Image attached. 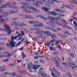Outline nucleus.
Wrapping results in <instances>:
<instances>
[{
    "mask_svg": "<svg viewBox=\"0 0 77 77\" xmlns=\"http://www.w3.org/2000/svg\"><path fill=\"white\" fill-rule=\"evenodd\" d=\"M36 2L37 3H38V5H43V2L41 1H40L38 0H37L36 1Z\"/></svg>",
    "mask_w": 77,
    "mask_h": 77,
    "instance_id": "obj_25",
    "label": "nucleus"
},
{
    "mask_svg": "<svg viewBox=\"0 0 77 77\" xmlns=\"http://www.w3.org/2000/svg\"><path fill=\"white\" fill-rule=\"evenodd\" d=\"M41 76H42V77H44L46 76V74L44 72H43L41 74Z\"/></svg>",
    "mask_w": 77,
    "mask_h": 77,
    "instance_id": "obj_38",
    "label": "nucleus"
},
{
    "mask_svg": "<svg viewBox=\"0 0 77 77\" xmlns=\"http://www.w3.org/2000/svg\"><path fill=\"white\" fill-rule=\"evenodd\" d=\"M59 54V52L57 51H55L53 52V54L54 55H57Z\"/></svg>",
    "mask_w": 77,
    "mask_h": 77,
    "instance_id": "obj_37",
    "label": "nucleus"
},
{
    "mask_svg": "<svg viewBox=\"0 0 77 77\" xmlns=\"http://www.w3.org/2000/svg\"><path fill=\"white\" fill-rule=\"evenodd\" d=\"M42 1L45 2V3H48L49 4V5H55L54 3L51 1H50L48 0H42Z\"/></svg>",
    "mask_w": 77,
    "mask_h": 77,
    "instance_id": "obj_7",
    "label": "nucleus"
},
{
    "mask_svg": "<svg viewBox=\"0 0 77 77\" xmlns=\"http://www.w3.org/2000/svg\"><path fill=\"white\" fill-rule=\"evenodd\" d=\"M29 17H28V18H29V19H32V20H33L34 19V18L32 16H29Z\"/></svg>",
    "mask_w": 77,
    "mask_h": 77,
    "instance_id": "obj_52",
    "label": "nucleus"
},
{
    "mask_svg": "<svg viewBox=\"0 0 77 77\" xmlns=\"http://www.w3.org/2000/svg\"><path fill=\"white\" fill-rule=\"evenodd\" d=\"M62 42V41L61 40H58L55 43V45H58L60 43V42Z\"/></svg>",
    "mask_w": 77,
    "mask_h": 77,
    "instance_id": "obj_20",
    "label": "nucleus"
},
{
    "mask_svg": "<svg viewBox=\"0 0 77 77\" xmlns=\"http://www.w3.org/2000/svg\"><path fill=\"white\" fill-rule=\"evenodd\" d=\"M21 73L22 74H26V72L24 70H22L20 71Z\"/></svg>",
    "mask_w": 77,
    "mask_h": 77,
    "instance_id": "obj_43",
    "label": "nucleus"
},
{
    "mask_svg": "<svg viewBox=\"0 0 77 77\" xmlns=\"http://www.w3.org/2000/svg\"><path fill=\"white\" fill-rule=\"evenodd\" d=\"M48 14H49V15H50V14H51V15H52L56 16V15H58V13H57L56 11H53L51 12H48Z\"/></svg>",
    "mask_w": 77,
    "mask_h": 77,
    "instance_id": "obj_8",
    "label": "nucleus"
},
{
    "mask_svg": "<svg viewBox=\"0 0 77 77\" xmlns=\"http://www.w3.org/2000/svg\"><path fill=\"white\" fill-rule=\"evenodd\" d=\"M22 75H17V77H23V76H22Z\"/></svg>",
    "mask_w": 77,
    "mask_h": 77,
    "instance_id": "obj_64",
    "label": "nucleus"
},
{
    "mask_svg": "<svg viewBox=\"0 0 77 77\" xmlns=\"http://www.w3.org/2000/svg\"><path fill=\"white\" fill-rule=\"evenodd\" d=\"M7 4H5L4 5H3V8H7Z\"/></svg>",
    "mask_w": 77,
    "mask_h": 77,
    "instance_id": "obj_63",
    "label": "nucleus"
},
{
    "mask_svg": "<svg viewBox=\"0 0 77 77\" xmlns=\"http://www.w3.org/2000/svg\"><path fill=\"white\" fill-rule=\"evenodd\" d=\"M37 30V31L35 32V34H42V33H44V30H42L41 31V29L38 28H34V30Z\"/></svg>",
    "mask_w": 77,
    "mask_h": 77,
    "instance_id": "obj_4",
    "label": "nucleus"
},
{
    "mask_svg": "<svg viewBox=\"0 0 77 77\" xmlns=\"http://www.w3.org/2000/svg\"><path fill=\"white\" fill-rule=\"evenodd\" d=\"M28 23L30 24H31L32 25H33V24H34V20H32V21H29Z\"/></svg>",
    "mask_w": 77,
    "mask_h": 77,
    "instance_id": "obj_33",
    "label": "nucleus"
},
{
    "mask_svg": "<svg viewBox=\"0 0 77 77\" xmlns=\"http://www.w3.org/2000/svg\"><path fill=\"white\" fill-rule=\"evenodd\" d=\"M62 63L63 65H64V66H68V64H67V63H66L63 62Z\"/></svg>",
    "mask_w": 77,
    "mask_h": 77,
    "instance_id": "obj_40",
    "label": "nucleus"
},
{
    "mask_svg": "<svg viewBox=\"0 0 77 77\" xmlns=\"http://www.w3.org/2000/svg\"><path fill=\"white\" fill-rule=\"evenodd\" d=\"M6 57V56L5 55H1L0 56V58Z\"/></svg>",
    "mask_w": 77,
    "mask_h": 77,
    "instance_id": "obj_56",
    "label": "nucleus"
},
{
    "mask_svg": "<svg viewBox=\"0 0 77 77\" xmlns=\"http://www.w3.org/2000/svg\"><path fill=\"white\" fill-rule=\"evenodd\" d=\"M34 27H39L40 26L39 24H36L34 25Z\"/></svg>",
    "mask_w": 77,
    "mask_h": 77,
    "instance_id": "obj_39",
    "label": "nucleus"
},
{
    "mask_svg": "<svg viewBox=\"0 0 77 77\" xmlns=\"http://www.w3.org/2000/svg\"><path fill=\"white\" fill-rule=\"evenodd\" d=\"M50 49L51 51H53L56 50V48H55L51 47L50 48Z\"/></svg>",
    "mask_w": 77,
    "mask_h": 77,
    "instance_id": "obj_35",
    "label": "nucleus"
},
{
    "mask_svg": "<svg viewBox=\"0 0 77 77\" xmlns=\"http://www.w3.org/2000/svg\"><path fill=\"white\" fill-rule=\"evenodd\" d=\"M73 24L74 26H76V27H77V22H75V21H73Z\"/></svg>",
    "mask_w": 77,
    "mask_h": 77,
    "instance_id": "obj_50",
    "label": "nucleus"
},
{
    "mask_svg": "<svg viewBox=\"0 0 77 77\" xmlns=\"http://www.w3.org/2000/svg\"><path fill=\"white\" fill-rule=\"evenodd\" d=\"M57 21L56 20H52L51 21H48L47 22H46L45 23L46 24H48V25H49V26H52V27L54 28L56 26V25H54L53 26V24H57Z\"/></svg>",
    "mask_w": 77,
    "mask_h": 77,
    "instance_id": "obj_2",
    "label": "nucleus"
},
{
    "mask_svg": "<svg viewBox=\"0 0 77 77\" xmlns=\"http://www.w3.org/2000/svg\"><path fill=\"white\" fill-rule=\"evenodd\" d=\"M47 46L48 47L50 45V43L49 42H47L46 43Z\"/></svg>",
    "mask_w": 77,
    "mask_h": 77,
    "instance_id": "obj_51",
    "label": "nucleus"
},
{
    "mask_svg": "<svg viewBox=\"0 0 77 77\" xmlns=\"http://www.w3.org/2000/svg\"><path fill=\"white\" fill-rule=\"evenodd\" d=\"M69 65H74H74H75L74 64V62L72 63V64L70 62H69Z\"/></svg>",
    "mask_w": 77,
    "mask_h": 77,
    "instance_id": "obj_55",
    "label": "nucleus"
},
{
    "mask_svg": "<svg viewBox=\"0 0 77 77\" xmlns=\"http://www.w3.org/2000/svg\"><path fill=\"white\" fill-rule=\"evenodd\" d=\"M17 36H16L15 37L14 36V35H12L11 36V39H17V38H18V37H17Z\"/></svg>",
    "mask_w": 77,
    "mask_h": 77,
    "instance_id": "obj_30",
    "label": "nucleus"
},
{
    "mask_svg": "<svg viewBox=\"0 0 77 77\" xmlns=\"http://www.w3.org/2000/svg\"><path fill=\"white\" fill-rule=\"evenodd\" d=\"M43 10L45 11V12H48V9L46 7H44L42 9Z\"/></svg>",
    "mask_w": 77,
    "mask_h": 77,
    "instance_id": "obj_29",
    "label": "nucleus"
},
{
    "mask_svg": "<svg viewBox=\"0 0 77 77\" xmlns=\"http://www.w3.org/2000/svg\"><path fill=\"white\" fill-rule=\"evenodd\" d=\"M36 17H37L38 18H42L44 19V20H47V18L44 17H43L41 15H37L36 16Z\"/></svg>",
    "mask_w": 77,
    "mask_h": 77,
    "instance_id": "obj_16",
    "label": "nucleus"
},
{
    "mask_svg": "<svg viewBox=\"0 0 77 77\" xmlns=\"http://www.w3.org/2000/svg\"><path fill=\"white\" fill-rule=\"evenodd\" d=\"M9 65H10V66H15L16 64L15 63H13V64L11 63V64H9Z\"/></svg>",
    "mask_w": 77,
    "mask_h": 77,
    "instance_id": "obj_62",
    "label": "nucleus"
},
{
    "mask_svg": "<svg viewBox=\"0 0 77 77\" xmlns=\"http://www.w3.org/2000/svg\"><path fill=\"white\" fill-rule=\"evenodd\" d=\"M14 53H11V54L10 53H8V55L6 56V57H9L14 56Z\"/></svg>",
    "mask_w": 77,
    "mask_h": 77,
    "instance_id": "obj_21",
    "label": "nucleus"
},
{
    "mask_svg": "<svg viewBox=\"0 0 77 77\" xmlns=\"http://www.w3.org/2000/svg\"><path fill=\"white\" fill-rule=\"evenodd\" d=\"M28 17H29V15H26L23 14V16L22 17V18L23 19H27L28 18Z\"/></svg>",
    "mask_w": 77,
    "mask_h": 77,
    "instance_id": "obj_28",
    "label": "nucleus"
},
{
    "mask_svg": "<svg viewBox=\"0 0 77 77\" xmlns=\"http://www.w3.org/2000/svg\"><path fill=\"white\" fill-rule=\"evenodd\" d=\"M22 55L23 56L22 58H23V59H24V58H25V57H26V55H25V54H24V53H22Z\"/></svg>",
    "mask_w": 77,
    "mask_h": 77,
    "instance_id": "obj_32",
    "label": "nucleus"
},
{
    "mask_svg": "<svg viewBox=\"0 0 77 77\" xmlns=\"http://www.w3.org/2000/svg\"><path fill=\"white\" fill-rule=\"evenodd\" d=\"M23 5H22V6L20 7L21 8L23 9L22 11H23L25 12H26V13H33V11H29V10H28L30 9V6H28L30 5V4L27 2H23ZM26 5H27V6ZM24 8H25V9H24Z\"/></svg>",
    "mask_w": 77,
    "mask_h": 77,
    "instance_id": "obj_1",
    "label": "nucleus"
},
{
    "mask_svg": "<svg viewBox=\"0 0 77 77\" xmlns=\"http://www.w3.org/2000/svg\"><path fill=\"white\" fill-rule=\"evenodd\" d=\"M61 32H62V33H66L68 35H72V34L69 33V32H68L67 31L66 32L64 31H61Z\"/></svg>",
    "mask_w": 77,
    "mask_h": 77,
    "instance_id": "obj_26",
    "label": "nucleus"
},
{
    "mask_svg": "<svg viewBox=\"0 0 77 77\" xmlns=\"http://www.w3.org/2000/svg\"><path fill=\"white\" fill-rule=\"evenodd\" d=\"M20 33L21 34H19V35H17V37H20V36H23L25 35V33L23 31H21Z\"/></svg>",
    "mask_w": 77,
    "mask_h": 77,
    "instance_id": "obj_15",
    "label": "nucleus"
},
{
    "mask_svg": "<svg viewBox=\"0 0 77 77\" xmlns=\"http://www.w3.org/2000/svg\"><path fill=\"white\" fill-rule=\"evenodd\" d=\"M41 66V65H39L38 66L37 65H33L32 66H33L34 67H31L32 69H37L38 68H39V67H40Z\"/></svg>",
    "mask_w": 77,
    "mask_h": 77,
    "instance_id": "obj_10",
    "label": "nucleus"
},
{
    "mask_svg": "<svg viewBox=\"0 0 77 77\" xmlns=\"http://www.w3.org/2000/svg\"><path fill=\"white\" fill-rule=\"evenodd\" d=\"M6 30L7 32H8V35H11V33H12V32H15V30H12V29H11H11H8V30Z\"/></svg>",
    "mask_w": 77,
    "mask_h": 77,
    "instance_id": "obj_11",
    "label": "nucleus"
},
{
    "mask_svg": "<svg viewBox=\"0 0 77 77\" xmlns=\"http://www.w3.org/2000/svg\"><path fill=\"white\" fill-rule=\"evenodd\" d=\"M5 66H3V69L0 70V71H5Z\"/></svg>",
    "mask_w": 77,
    "mask_h": 77,
    "instance_id": "obj_45",
    "label": "nucleus"
},
{
    "mask_svg": "<svg viewBox=\"0 0 77 77\" xmlns=\"http://www.w3.org/2000/svg\"><path fill=\"white\" fill-rule=\"evenodd\" d=\"M8 4L7 5V6H8V7H9V8H12V6H11V5H12V3L10 2H8Z\"/></svg>",
    "mask_w": 77,
    "mask_h": 77,
    "instance_id": "obj_31",
    "label": "nucleus"
},
{
    "mask_svg": "<svg viewBox=\"0 0 77 77\" xmlns=\"http://www.w3.org/2000/svg\"><path fill=\"white\" fill-rule=\"evenodd\" d=\"M48 20H51V21H52V20H55V18H54L51 16L48 17Z\"/></svg>",
    "mask_w": 77,
    "mask_h": 77,
    "instance_id": "obj_22",
    "label": "nucleus"
},
{
    "mask_svg": "<svg viewBox=\"0 0 77 77\" xmlns=\"http://www.w3.org/2000/svg\"><path fill=\"white\" fill-rule=\"evenodd\" d=\"M71 3H75V4H77V2H76V1H71Z\"/></svg>",
    "mask_w": 77,
    "mask_h": 77,
    "instance_id": "obj_47",
    "label": "nucleus"
},
{
    "mask_svg": "<svg viewBox=\"0 0 77 77\" xmlns=\"http://www.w3.org/2000/svg\"><path fill=\"white\" fill-rule=\"evenodd\" d=\"M8 13H5V12H2V13L1 16H0V20H2V17H8Z\"/></svg>",
    "mask_w": 77,
    "mask_h": 77,
    "instance_id": "obj_6",
    "label": "nucleus"
},
{
    "mask_svg": "<svg viewBox=\"0 0 77 77\" xmlns=\"http://www.w3.org/2000/svg\"><path fill=\"white\" fill-rule=\"evenodd\" d=\"M56 30H58V31H60L61 30H62V28H56Z\"/></svg>",
    "mask_w": 77,
    "mask_h": 77,
    "instance_id": "obj_58",
    "label": "nucleus"
},
{
    "mask_svg": "<svg viewBox=\"0 0 77 77\" xmlns=\"http://www.w3.org/2000/svg\"><path fill=\"white\" fill-rule=\"evenodd\" d=\"M44 34H46V35L48 36H50L51 35V33H50V32L48 31H46L44 33Z\"/></svg>",
    "mask_w": 77,
    "mask_h": 77,
    "instance_id": "obj_12",
    "label": "nucleus"
},
{
    "mask_svg": "<svg viewBox=\"0 0 77 77\" xmlns=\"http://www.w3.org/2000/svg\"><path fill=\"white\" fill-rule=\"evenodd\" d=\"M9 12L11 14H17L18 13V11H15L14 9H11L9 11Z\"/></svg>",
    "mask_w": 77,
    "mask_h": 77,
    "instance_id": "obj_9",
    "label": "nucleus"
},
{
    "mask_svg": "<svg viewBox=\"0 0 77 77\" xmlns=\"http://www.w3.org/2000/svg\"><path fill=\"white\" fill-rule=\"evenodd\" d=\"M53 60L54 61H60V59L59 57H56L53 58Z\"/></svg>",
    "mask_w": 77,
    "mask_h": 77,
    "instance_id": "obj_14",
    "label": "nucleus"
},
{
    "mask_svg": "<svg viewBox=\"0 0 77 77\" xmlns=\"http://www.w3.org/2000/svg\"><path fill=\"white\" fill-rule=\"evenodd\" d=\"M34 24H38L39 23V22L36 20H34Z\"/></svg>",
    "mask_w": 77,
    "mask_h": 77,
    "instance_id": "obj_57",
    "label": "nucleus"
},
{
    "mask_svg": "<svg viewBox=\"0 0 77 77\" xmlns=\"http://www.w3.org/2000/svg\"><path fill=\"white\" fill-rule=\"evenodd\" d=\"M35 9L36 8H35V7H33L30 6V8H29V9H32V10H33V11H35Z\"/></svg>",
    "mask_w": 77,
    "mask_h": 77,
    "instance_id": "obj_42",
    "label": "nucleus"
},
{
    "mask_svg": "<svg viewBox=\"0 0 77 77\" xmlns=\"http://www.w3.org/2000/svg\"><path fill=\"white\" fill-rule=\"evenodd\" d=\"M67 74H68V75L69 77H72V76H71V74H70V72H68Z\"/></svg>",
    "mask_w": 77,
    "mask_h": 77,
    "instance_id": "obj_61",
    "label": "nucleus"
},
{
    "mask_svg": "<svg viewBox=\"0 0 77 77\" xmlns=\"http://www.w3.org/2000/svg\"><path fill=\"white\" fill-rule=\"evenodd\" d=\"M6 45L7 48H8V49H9V48H10L9 45L8 43H7Z\"/></svg>",
    "mask_w": 77,
    "mask_h": 77,
    "instance_id": "obj_49",
    "label": "nucleus"
},
{
    "mask_svg": "<svg viewBox=\"0 0 77 77\" xmlns=\"http://www.w3.org/2000/svg\"><path fill=\"white\" fill-rule=\"evenodd\" d=\"M56 35L55 34H53L51 35V38H56Z\"/></svg>",
    "mask_w": 77,
    "mask_h": 77,
    "instance_id": "obj_48",
    "label": "nucleus"
},
{
    "mask_svg": "<svg viewBox=\"0 0 77 77\" xmlns=\"http://www.w3.org/2000/svg\"><path fill=\"white\" fill-rule=\"evenodd\" d=\"M25 1H26V2H31L32 1L34 3H35V1L34 0H24Z\"/></svg>",
    "mask_w": 77,
    "mask_h": 77,
    "instance_id": "obj_36",
    "label": "nucleus"
},
{
    "mask_svg": "<svg viewBox=\"0 0 77 77\" xmlns=\"http://www.w3.org/2000/svg\"><path fill=\"white\" fill-rule=\"evenodd\" d=\"M65 6L66 8H67L69 9H70L71 10H74V9L71 7V6L69 5H65Z\"/></svg>",
    "mask_w": 77,
    "mask_h": 77,
    "instance_id": "obj_18",
    "label": "nucleus"
},
{
    "mask_svg": "<svg viewBox=\"0 0 77 77\" xmlns=\"http://www.w3.org/2000/svg\"><path fill=\"white\" fill-rule=\"evenodd\" d=\"M37 39H39V38H43V37H42V35H40L39 36H37Z\"/></svg>",
    "mask_w": 77,
    "mask_h": 77,
    "instance_id": "obj_41",
    "label": "nucleus"
},
{
    "mask_svg": "<svg viewBox=\"0 0 77 77\" xmlns=\"http://www.w3.org/2000/svg\"><path fill=\"white\" fill-rule=\"evenodd\" d=\"M51 30L52 32H57V30L55 29H53Z\"/></svg>",
    "mask_w": 77,
    "mask_h": 77,
    "instance_id": "obj_60",
    "label": "nucleus"
},
{
    "mask_svg": "<svg viewBox=\"0 0 77 77\" xmlns=\"http://www.w3.org/2000/svg\"><path fill=\"white\" fill-rule=\"evenodd\" d=\"M55 63L57 67L59 69H60L61 68V66L59 65V62H58L57 61H56Z\"/></svg>",
    "mask_w": 77,
    "mask_h": 77,
    "instance_id": "obj_13",
    "label": "nucleus"
},
{
    "mask_svg": "<svg viewBox=\"0 0 77 77\" xmlns=\"http://www.w3.org/2000/svg\"><path fill=\"white\" fill-rule=\"evenodd\" d=\"M64 27H66V28H67V29H70V30H72V28L68 26H66L65 25H63Z\"/></svg>",
    "mask_w": 77,
    "mask_h": 77,
    "instance_id": "obj_27",
    "label": "nucleus"
},
{
    "mask_svg": "<svg viewBox=\"0 0 77 77\" xmlns=\"http://www.w3.org/2000/svg\"><path fill=\"white\" fill-rule=\"evenodd\" d=\"M34 12H36L37 13H39V12H40V11L38 9H36V8L34 10Z\"/></svg>",
    "mask_w": 77,
    "mask_h": 77,
    "instance_id": "obj_44",
    "label": "nucleus"
},
{
    "mask_svg": "<svg viewBox=\"0 0 77 77\" xmlns=\"http://www.w3.org/2000/svg\"><path fill=\"white\" fill-rule=\"evenodd\" d=\"M58 16L60 17H65V16L64 15L61 14H59Z\"/></svg>",
    "mask_w": 77,
    "mask_h": 77,
    "instance_id": "obj_46",
    "label": "nucleus"
},
{
    "mask_svg": "<svg viewBox=\"0 0 77 77\" xmlns=\"http://www.w3.org/2000/svg\"><path fill=\"white\" fill-rule=\"evenodd\" d=\"M16 26H20V27H24L27 26L26 24H24V22H16Z\"/></svg>",
    "mask_w": 77,
    "mask_h": 77,
    "instance_id": "obj_5",
    "label": "nucleus"
},
{
    "mask_svg": "<svg viewBox=\"0 0 77 77\" xmlns=\"http://www.w3.org/2000/svg\"><path fill=\"white\" fill-rule=\"evenodd\" d=\"M11 8L12 9H16L17 10H19L20 9V8H19V7L15 6H12Z\"/></svg>",
    "mask_w": 77,
    "mask_h": 77,
    "instance_id": "obj_23",
    "label": "nucleus"
},
{
    "mask_svg": "<svg viewBox=\"0 0 77 77\" xmlns=\"http://www.w3.org/2000/svg\"><path fill=\"white\" fill-rule=\"evenodd\" d=\"M51 1H52V2H54V3H60L61 2L57 0H50Z\"/></svg>",
    "mask_w": 77,
    "mask_h": 77,
    "instance_id": "obj_24",
    "label": "nucleus"
},
{
    "mask_svg": "<svg viewBox=\"0 0 77 77\" xmlns=\"http://www.w3.org/2000/svg\"><path fill=\"white\" fill-rule=\"evenodd\" d=\"M42 69H43V68H41L39 70V71L38 72V74H41V73H42Z\"/></svg>",
    "mask_w": 77,
    "mask_h": 77,
    "instance_id": "obj_34",
    "label": "nucleus"
},
{
    "mask_svg": "<svg viewBox=\"0 0 77 77\" xmlns=\"http://www.w3.org/2000/svg\"><path fill=\"white\" fill-rule=\"evenodd\" d=\"M34 54H35V55H38V54H39V53L37 51H34Z\"/></svg>",
    "mask_w": 77,
    "mask_h": 77,
    "instance_id": "obj_54",
    "label": "nucleus"
},
{
    "mask_svg": "<svg viewBox=\"0 0 77 77\" xmlns=\"http://www.w3.org/2000/svg\"><path fill=\"white\" fill-rule=\"evenodd\" d=\"M21 44V42H19L16 45V47H17V46H19L20 45V44Z\"/></svg>",
    "mask_w": 77,
    "mask_h": 77,
    "instance_id": "obj_59",
    "label": "nucleus"
},
{
    "mask_svg": "<svg viewBox=\"0 0 77 77\" xmlns=\"http://www.w3.org/2000/svg\"><path fill=\"white\" fill-rule=\"evenodd\" d=\"M54 10V11H55L58 12H60V13H63V11L59 9H55Z\"/></svg>",
    "mask_w": 77,
    "mask_h": 77,
    "instance_id": "obj_17",
    "label": "nucleus"
},
{
    "mask_svg": "<svg viewBox=\"0 0 77 77\" xmlns=\"http://www.w3.org/2000/svg\"><path fill=\"white\" fill-rule=\"evenodd\" d=\"M4 27L5 28H7V29H10L11 28L9 27V25L7 24H5L4 25Z\"/></svg>",
    "mask_w": 77,
    "mask_h": 77,
    "instance_id": "obj_19",
    "label": "nucleus"
},
{
    "mask_svg": "<svg viewBox=\"0 0 77 77\" xmlns=\"http://www.w3.org/2000/svg\"><path fill=\"white\" fill-rule=\"evenodd\" d=\"M55 41H56V40L55 39H52L51 40V43H54V42H55Z\"/></svg>",
    "mask_w": 77,
    "mask_h": 77,
    "instance_id": "obj_53",
    "label": "nucleus"
},
{
    "mask_svg": "<svg viewBox=\"0 0 77 77\" xmlns=\"http://www.w3.org/2000/svg\"><path fill=\"white\" fill-rule=\"evenodd\" d=\"M13 40L14 39H12V40H11V42L10 43V46L11 48V50L13 49V47L15 48V45H17V42H15V41Z\"/></svg>",
    "mask_w": 77,
    "mask_h": 77,
    "instance_id": "obj_3",
    "label": "nucleus"
}]
</instances>
